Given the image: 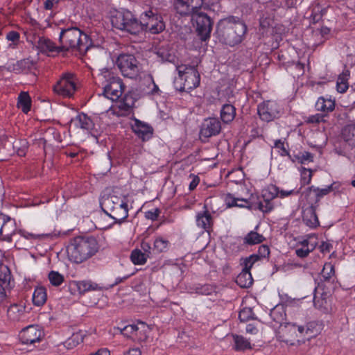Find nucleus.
Masks as SVG:
<instances>
[{
	"label": "nucleus",
	"instance_id": "46",
	"mask_svg": "<svg viewBox=\"0 0 355 355\" xmlns=\"http://www.w3.org/2000/svg\"><path fill=\"white\" fill-rule=\"evenodd\" d=\"M189 4L190 10L191 15H193L197 12H200L198 9H200L202 6H209L210 3H214V2H211L210 0H187Z\"/></svg>",
	"mask_w": 355,
	"mask_h": 355
},
{
	"label": "nucleus",
	"instance_id": "36",
	"mask_svg": "<svg viewBox=\"0 0 355 355\" xmlns=\"http://www.w3.org/2000/svg\"><path fill=\"white\" fill-rule=\"evenodd\" d=\"M170 242L166 239L158 236L155 239L153 242V252L161 253L166 252L170 247Z\"/></svg>",
	"mask_w": 355,
	"mask_h": 355
},
{
	"label": "nucleus",
	"instance_id": "35",
	"mask_svg": "<svg viewBox=\"0 0 355 355\" xmlns=\"http://www.w3.org/2000/svg\"><path fill=\"white\" fill-rule=\"evenodd\" d=\"M46 288L43 286L37 287L33 294V302L36 306L43 305L46 300Z\"/></svg>",
	"mask_w": 355,
	"mask_h": 355
},
{
	"label": "nucleus",
	"instance_id": "4",
	"mask_svg": "<svg viewBox=\"0 0 355 355\" xmlns=\"http://www.w3.org/2000/svg\"><path fill=\"white\" fill-rule=\"evenodd\" d=\"M100 78L104 79L103 83V95L99 94L101 101H112L118 100L122 95L124 85L122 80L114 76V73L109 69H104L100 74Z\"/></svg>",
	"mask_w": 355,
	"mask_h": 355
},
{
	"label": "nucleus",
	"instance_id": "29",
	"mask_svg": "<svg viewBox=\"0 0 355 355\" xmlns=\"http://www.w3.org/2000/svg\"><path fill=\"white\" fill-rule=\"evenodd\" d=\"M315 108L318 111L329 113L334 110L335 101L321 96L318 98L315 103Z\"/></svg>",
	"mask_w": 355,
	"mask_h": 355
},
{
	"label": "nucleus",
	"instance_id": "49",
	"mask_svg": "<svg viewBox=\"0 0 355 355\" xmlns=\"http://www.w3.org/2000/svg\"><path fill=\"white\" fill-rule=\"evenodd\" d=\"M270 317L277 323H281L285 316V313L282 306H275L270 311Z\"/></svg>",
	"mask_w": 355,
	"mask_h": 355
},
{
	"label": "nucleus",
	"instance_id": "48",
	"mask_svg": "<svg viewBox=\"0 0 355 355\" xmlns=\"http://www.w3.org/2000/svg\"><path fill=\"white\" fill-rule=\"evenodd\" d=\"M48 279L53 286H59L64 282V276L57 271L52 270L49 273Z\"/></svg>",
	"mask_w": 355,
	"mask_h": 355
},
{
	"label": "nucleus",
	"instance_id": "15",
	"mask_svg": "<svg viewBox=\"0 0 355 355\" xmlns=\"http://www.w3.org/2000/svg\"><path fill=\"white\" fill-rule=\"evenodd\" d=\"M44 331L37 325H31L20 332V340L24 344H33L40 342L44 337Z\"/></svg>",
	"mask_w": 355,
	"mask_h": 355
},
{
	"label": "nucleus",
	"instance_id": "17",
	"mask_svg": "<svg viewBox=\"0 0 355 355\" xmlns=\"http://www.w3.org/2000/svg\"><path fill=\"white\" fill-rule=\"evenodd\" d=\"M132 129L143 141H148L152 137L153 131L152 127L138 119L135 120Z\"/></svg>",
	"mask_w": 355,
	"mask_h": 355
},
{
	"label": "nucleus",
	"instance_id": "63",
	"mask_svg": "<svg viewBox=\"0 0 355 355\" xmlns=\"http://www.w3.org/2000/svg\"><path fill=\"white\" fill-rule=\"evenodd\" d=\"M322 119V116L320 114H315L311 116L309 118L308 121L310 123H319Z\"/></svg>",
	"mask_w": 355,
	"mask_h": 355
},
{
	"label": "nucleus",
	"instance_id": "57",
	"mask_svg": "<svg viewBox=\"0 0 355 355\" xmlns=\"http://www.w3.org/2000/svg\"><path fill=\"white\" fill-rule=\"evenodd\" d=\"M141 248L144 253L146 254L147 257H150L153 252V248L148 242L143 241L141 243Z\"/></svg>",
	"mask_w": 355,
	"mask_h": 355
},
{
	"label": "nucleus",
	"instance_id": "22",
	"mask_svg": "<svg viewBox=\"0 0 355 355\" xmlns=\"http://www.w3.org/2000/svg\"><path fill=\"white\" fill-rule=\"evenodd\" d=\"M123 200L115 195H104L100 200V206L102 210L108 214L116 206H118Z\"/></svg>",
	"mask_w": 355,
	"mask_h": 355
},
{
	"label": "nucleus",
	"instance_id": "37",
	"mask_svg": "<svg viewBox=\"0 0 355 355\" xmlns=\"http://www.w3.org/2000/svg\"><path fill=\"white\" fill-rule=\"evenodd\" d=\"M31 100L27 92H21L18 96L17 107L24 113H28L31 109Z\"/></svg>",
	"mask_w": 355,
	"mask_h": 355
},
{
	"label": "nucleus",
	"instance_id": "54",
	"mask_svg": "<svg viewBox=\"0 0 355 355\" xmlns=\"http://www.w3.org/2000/svg\"><path fill=\"white\" fill-rule=\"evenodd\" d=\"M313 304L315 308L320 310H327L328 306V302L325 297L322 295L320 297H318L315 295L313 299Z\"/></svg>",
	"mask_w": 355,
	"mask_h": 355
},
{
	"label": "nucleus",
	"instance_id": "62",
	"mask_svg": "<svg viewBox=\"0 0 355 355\" xmlns=\"http://www.w3.org/2000/svg\"><path fill=\"white\" fill-rule=\"evenodd\" d=\"M242 260L243 262L241 264L243 266V270L250 271V269L252 268L253 264L251 263V261H250L248 257H246Z\"/></svg>",
	"mask_w": 355,
	"mask_h": 355
},
{
	"label": "nucleus",
	"instance_id": "38",
	"mask_svg": "<svg viewBox=\"0 0 355 355\" xmlns=\"http://www.w3.org/2000/svg\"><path fill=\"white\" fill-rule=\"evenodd\" d=\"M342 137L349 145L355 147V125L349 124L346 125L343 129Z\"/></svg>",
	"mask_w": 355,
	"mask_h": 355
},
{
	"label": "nucleus",
	"instance_id": "16",
	"mask_svg": "<svg viewBox=\"0 0 355 355\" xmlns=\"http://www.w3.org/2000/svg\"><path fill=\"white\" fill-rule=\"evenodd\" d=\"M141 327H139L136 324H128L125 326L123 328H119L117 329L120 331L121 334L124 335L125 336L128 338H137L140 340H144L147 336L146 335H141V332L145 329V323L144 322H140Z\"/></svg>",
	"mask_w": 355,
	"mask_h": 355
},
{
	"label": "nucleus",
	"instance_id": "19",
	"mask_svg": "<svg viewBox=\"0 0 355 355\" xmlns=\"http://www.w3.org/2000/svg\"><path fill=\"white\" fill-rule=\"evenodd\" d=\"M316 208V205H311L306 207L302 212L303 222L311 228H315L320 225Z\"/></svg>",
	"mask_w": 355,
	"mask_h": 355
},
{
	"label": "nucleus",
	"instance_id": "30",
	"mask_svg": "<svg viewBox=\"0 0 355 355\" xmlns=\"http://www.w3.org/2000/svg\"><path fill=\"white\" fill-rule=\"evenodd\" d=\"M1 230L0 235L3 240L10 241L14 234L15 228L13 222L9 218H6L3 225L1 226Z\"/></svg>",
	"mask_w": 355,
	"mask_h": 355
},
{
	"label": "nucleus",
	"instance_id": "42",
	"mask_svg": "<svg viewBox=\"0 0 355 355\" xmlns=\"http://www.w3.org/2000/svg\"><path fill=\"white\" fill-rule=\"evenodd\" d=\"M174 8L177 12L181 15H188L191 14L187 0H175Z\"/></svg>",
	"mask_w": 355,
	"mask_h": 355
},
{
	"label": "nucleus",
	"instance_id": "59",
	"mask_svg": "<svg viewBox=\"0 0 355 355\" xmlns=\"http://www.w3.org/2000/svg\"><path fill=\"white\" fill-rule=\"evenodd\" d=\"M159 213L160 211L158 209H154L153 210L146 212V217L152 220H155L157 219Z\"/></svg>",
	"mask_w": 355,
	"mask_h": 355
},
{
	"label": "nucleus",
	"instance_id": "13",
	"mask_svg": "<svg viewBox=\"0 0 355 355\" xmlns=\"http://www.w3.org/2000/svg\"><path fill=\"white\" fill-rule=\"evenodd\" d=\"M280 106L272 101H264L258 105L257 111L261 120L269 122L277 118L280 113Z\"/></svg>",
	"mask_w": 355,
	"mask_h": 355
},
{
	"label": "nucleus",
	"instance_id": "55",
	"mask_svg": "<svg viewBox=\"0 0 355 355\" xmlns=\"http://www.w3.org/2000/svg\"><path fill=\"white\" fill-rule=\"evenodd\" d=\"M312 178V171L303 168L301 171V184L302 185L309 184Z\"/></svg>",
	"mask_w": 355,
	"mask_h": 355
},
{
	"label": "nucleus",
	"instance_id": "34",
	"mask_svg": "<svg viewBox=\"0 0 355 355\" xmlns=\"http://www.w3.org/2000/svg\"><path fill=\"white\" fill-rule=\"evenodd\" d=\"M11 273L10 269L5 265H0V285L6 289L11 286Z\"/></svg>",
	"mask_w": 355,
	"mask_h": 355
},
{
	"label": "nucleus",
	"instance_id": "50",
	"mask_svg": "<svg viewBox=\"0 0 355 355\" xmlns=\"http://www.w3.org/2000/svg\"><path fill=\"white\" fill-rule=\"evenodd\" d=\"M334 266L331 263H326L321 272L322 277L326 280H329L334 275Z\"/></svg>",
	"mask_w": 355,
	"mask_h": 355
},
{
	"label": "nucleus",
	"instance_id": "39",
	"mask_svg": "<svg viewBox=\"0 0 355 355\" xmlns=\"http://www.w3.org/2000/svg\"><path fill=\"white\" fill-rule=\"evenodd\" d=\"M76 121L78 122V125L83 130H90L94 127V123L91 118L84 113L79 114L76 116Z\"/></svg>",
	"mask_w": 355,
	"mask_h": 355
},
{
	"label": "nucleus",
	"instance_id": "6",
	"mask_svg": "<svg viewBox=\"0 0 355 355\" xmlns=\"http://www.w3.org/2000/svg\"><path fill=\"white\" fill-rule=\"evenodd\" d=\"M111 23L113 27L132 35L140 33L139 20L129 10L116 11L111 17Z\"/></svg>",
	"mask_w": 355,
	"mask_h": 355
},
{
	"label": "nucleus",
	"instance_id": "60",
	"mask_svg": "<svg viewBox=\"0 0 355 355\" xmlns=\"http://www.w3.org/2000/svg\"><path fill=\"white\" fill-rule=\"evenodd\" d=\"M19 33L17 31H10L6 35V39L13 42H17L19 40Z\"/></svg>",
	"mask_w": 355,
	"mask_h": 355
},
{
	"label": "nucleus",
	"instance_id": "23",
	"mask_svg": "<svg viewBox=\"0 0 355 355\" xmlns=\"http://www.w3.org/2000/svg\"><path fill=\"white\" fill-rule=\"evenodd\" d=\"M312 239L309 237V239H304L297 244L295 254L298 257H306L315 248L317 243L315 241H312Z\"/></svg>",
	"mask_w": 355,
	"mask_h": 355
},
{
	"label": "nucleus",
	"instance_id": "3",
	"mask_svg": "<svg viewBox=\"0 0 355 355\" xmlns=\"http://www.w3.org/2000/svg\"><path fill=\"white\" fill-rule=\"evenodd\" d=\"M99 250V245L94 236H77L67 247L69 259L75 263H83L93 257Z\"/></svg>",
	"mask_w": 355,
	"mask_h": 355
},
{
	"label": "nucleus",
	"instance_id": "32",
	"mask_svg": "<svg viewBox=\"0 0 355 355\" xmlns=\"http://www.w3.org/2000/svg\"><path fill=\"white\" fill-rule=\"evenodd\" d=\"M236 282L241 288H249L251 286L253 283V279L250 271L242 270L236 277Z\"/></svg>",
	"mask_w": 355,
	"mask_h": 355
},
{
	"label": "nucleus",
	"instance_id": "12",
	"mask_svg": "<svg viewBox=\"0 0 355 355\" xmlns=\"http://www.w3.org/2000/svg\"><path fill=\"white\" fill-rule=\"evenodd\" d=\"M192 20L196 23V31L202 41L210 37L212 22L210 17L204 12H197L192 15Z\"/></svg>",
	"mask_w": 355,
	"mask_h": 355
},
{
	"label": "nucleus",
	"instance_id": "7",
	"mask_svg": "<svg viewBox=\"0 0 355 355\" xmlns=\"http://www.w3.org/2000/svg\"><path fill=\"white\" fill-rule=\"evenodd\" d=\"M176 70L180 84L182 85L178 89L182 92H189L199 86L200 73L195 67L181 64L176 67Z\"/></svg>",
	"mask_w": 355,
	"mask_h": 355
},
{
	"label": "nucleus",
	"instance_id": "10",
	"mask_svg": "<svg viewBox=\"0 0 355 355\" xmlns=\"http://www.w3.org/2000/svg\"><path fill=\"white\" fill-rule=\"evenodd\" d=\"M311 331L309 325L306 327L303 325H298L295 323L288 322L285 325V333L286 337L285 342L291 346L297 345H300L304 340L300 338L309 336V332Z\"/></svg>",
	"mask_w": 355,
	"mask_h": 355
},
{
	"label": "nucleus",
	"instance_id": "9",
	"mask_svg": "<svg viewBox=\"0 0 355 355\" xmlns=\"http://www.w3.org/2000/svg\"><path fill=\"white\" fill-rule=\"evenodd\" d=\"M121 73L128 78H136L140 71L139 62L132 55H120L116 61Z\"/></svg>",
	"mask_w": 355,
	"mask_h": 355
},
{
	"label": "nucleus",
	"instance_id": "20",
	"mask_svg": "<svg viewBox=\"0 0 355 355\" xmlns=\"http://www.w3.org/2000/svg\"><path fill=\"white\" fill-rule=\"evenodd\" d=\"M114 220L115 223H121L128 216V204L125 201H123L118 206H116L113 210H111L107 214Z\"/></svg>",
	"mask_w": 355,
	"mask_h": 355
},
{
	"label": "nucleus",
	"instance_id": "45",
	"mask_svg": "<svg viewBox=\"0 0 355 355\" xmlns=\"http://www.w3.org/2000/svg\"><path fill=\"white\" fill-rule=\"evenodd\" d=\"M234 341L235 343V349L237 351H243L247 349H250V343L242 336H233Z\"/></svg>",
	"mask_w": 355,
	"mask_h": 355
},
{
	"label": "nucleus",
	"instance_id": "1",
	"mask_svg": "<svg viewBox=\"0 0 355 355\" xmlns=\"http://www.w3.org/2000/svg\"><path fill=\"white\" fill-rule=\"evenodd\" d=\"M246 32L245 24L234 16L220 19L216 26V34L219 41L230 46L241 43Z\"/></svg>",
	"mask_w": 355,
	"mask_h": 355
},
{
	"label": "nucleus",
	"instance_id": "51",
	"mask_svg": "<svg viewBox=\"0 0 355 355\" xmlns=\"http://www.w3.org/2000/svg\"><path fill=\"white\" fill-rule=\"evenodd\" d=\"M144 83L149 87V89L146 92L148 95H156L159 94V89L158 86L155 83L152 76H149L144 80Z\"/></svg>",
	"mask_w": 355,
	"mask_h": 355
},
{
	"label": "nucleus",
	"instance_id": "44",
	"mask_svg": "<svg viewBox=\"0 0 355 355\" xmlns=\"http://www.w3.org/2000/svg\"><path fill=\"white\" fill-rule=\"evenodd\" d=\"M147 256L141 250L135 249L131 252L130 259L135 265H143L146 262Z\"/></svg>",
	"mask_w": 355,
	"mask_h": 355
},
{
	"label": "nucleus",
	"instance_id": "53",
	"mask_svg": "<svg viewBox=\"0 0 355 355\" xmlns=\"http://www.w3.org/2000/svg\"><path fill=\"white\" fill-rule=\"evenodd\" d=\"M288 144L281 139H277L275 141L274 148L278 150V153L281 156L289 155V152L287 148Z\"/></svg>",
	"mask_w": 355,
	"mask_h": 355
},
{
	"label": "nucleus",
	"instance_id": "21",
	"mask_svg": "<svg viewBox=\"0 0 355 355\" xmlns=\"http://www.w3.org/2000/svg\"><path fill=\"white\" fill-rule=\"evenodd\" d=\"M204 208L203 211H200L196 215V224L198 227L209 232L213 225V218L206 205L204 206Z\"/></svg>",
	"mask_w": 355,
	"mask_h": 355
},
{
	"label": "nucleus",
	"instance_id": "2",
	"mask_svg": "<svg viewBox=\"0 0 355 355\" xmlns=\"http://www.w3.org/2000/svg\"><path fill=\"white\" fill-rule=\"evenodd\" d=\"M60 49L62 51L85 53L92 46L89 36L77 27L61 29L59 35Z\"/></svg>",
	"mask_w": 355,
	"mask_h": 355
},
{
	"label": "nucleus",
	"instance_id": "18",
	"mask_svg": "<svg viewBox=\"0 0 355 355\" xmlns=\"http://www.w3.org/2000/svg\"><path fill=\"white\" fill-rule=\"evenodd\" d=\"M225 202L228 207H238L249 209H258V202L252 203L248 199L236 198L231 193H227L225 197Z\"/></svg>",
	"mask_w": 355,
	"mask_h": 355
},
{
	"label": "nucleus",
	"instance_id": "26",
	"mask_svg": "<svg viewBox=\"0 0 355 355\" xmlns=\"http://www.w3.org/2000/svg\"><path fill=\"white\" fill-rule=\"evenodd\" d=\"M35 62L34 60L28 58L22 59L21 60L17 61L15 64H13L12 66L8 67V69L10 71H14L16 73H19L24 72L25 71L31 69Z\"/></svg>",
	"mask_w": 355,
	"mask_h": 355
},
{
	"label": "nucleus",
	"instance_id": "52",
	"mask_svg": "<svg viewBox=\"0 0 355 355\" xmlns=\"http://www.w3.org/2000/svg\"><path fill=\"white\" fill-rule=\"evenodd\" d=\"M254 313L251 308L245 307L243 309L239 314V318L241 322H248L252 319H254Z\"/></svg>",
	"mask_w": 355,
	"mask_h": 355
},
{
	"label": "nucleus",
	"instance_id": "43",
	"mask_svg": "<svg viewBox=\"0 0 355 355\" xmlns=\"http://www.w3.org/2000/svg\"><path fill=\"white\" fill-rule=\"evenodd\" d=\"M83 341V336L80 332H76L72 334L64 343L67 349H72Z\"/></svg>",
	"mask_w": 355,
	"mask_h": 355
},
{
	"label": "nucleus",
	"instance_id": "33",
	"mask_svg": "<svg viewBox=\"0 0 355 355\" xmlns=\"http://www.w3.org/2000/svg\"><path fill=\"white\" fill-rule=\"evenodd\" d=\"M350 75L349 69H344L342 73L338 76L336 89L340 93H345L349 87L348 78Z\"/></svg>",
	"mask_w": 355,
	"mask_h": 355
},
{
	"label": "nucleus",
	"instance_id": "56",
	"mask_svg": "<svg viewBox=\"0 0 355 355\" xmlns=\"http://www.w3.org/2000/svg\"><path fill=\"white\" fill-rule=\"evenodd\" d=\"M260 258H268L270 255L269 247L266 245L259 246L258 253L257 254Z\"/></svg>",
	"mask_w": 355,
	"mask_h": 355
},
{
	"label": "nucleus",
	"instance_id": "5",
	"mask_svg": "<svg viewBox=\"0 0 355 355\" xmlns=\"http://www.w3.org/2000/svg\"><path fill=\"white\" fill-rule=\"evenodd\" d=\"M298 193L299 191L295 189L285 190L275 184H270L262 191L263 201L259 202L258 209L263 213H268L274 208V204L272 202L273 199L275 198H284Z\"/></svg>",
	"mask_w": 355,
	"mask_h": 355
},
{
	"label": "nucleus",
	"instance_id": "28",
	"mask_svg": "<svg viewBox=\"0 0 355 355\" xmlns=\"http://www.w3.org/2000/svg\"><path fill=\"white\" fill-rule=\"evenodd\" d=\"M329 6L322 7L320 3L318 1H315L311 5V18L313 23L319 22L322 17L327 13Z\"/></svg>",
	"mask_w": 355,
	"mask_h": 355
},
{
	"label": "nucleus",
	"instance_id": "64",
	"mask_svg": "<svg viewBox=\"0 0 355 355\" xmlns=\"http://www.w3.org/2000/svg\"><path fill=\"white\" fill-rule=\"evenodd\" d=\"M125 355H141L139 348H132L129 349Z\"/></svg>",
	"mask_w": 355,
	"mask_h": 355
},
{
	"label": "nucleus",
	"instance_id": "11",
	"mask_svg": "<svg viewBox=\"0 0 355 355\" xmlns=\"http://www.w3.org/2000/svg\"><path fill=\"white\" fill-rule=\"evenodd\" d=\"M76 89L75 77L73 73H64L53 87L54 92L63 97H71Z\"/></svg>",
	"mask_w": 355,
	"mask_h": 355
},
{
	"label": "nucleus",
	"instance_id": "8",
	"mask_svg": "<svg viewBox=\"0 0 355 355\" xmlns=\"http://www.w3.org/2000/svg\"><path fill=\"white\" fill-rule=\"evenodd\" d=\"M140 33L145 31L151 34H158L165 28V24L161 15L152 10L144 12L140 15Z\"/></svg>",
	"mask_w": 355,
	"mask_h": 355
},
{
	"label": "nucleus",
	"instance_id": "40",
	"mask_svg": "<svg viewBox=\"0 0 355 355\" xmlns=\"http://www.w3.org/2000/svg\"><path fill=\"white\" fill-rule=\"evenodd\" d=\"M265 237L257 232L250 231L243 239V243L249 245H257L262 243Z\"/></svg>",
	"mask_w": 355,
	"mask_h": 355
},
{
	"label": "nucleus",
	"instance_id": "61",
	"mask_svg": "<svg viewBox=\"0 0 355 355\" xmlns=\"http://www.w3.org/2000/svg\"><path fill=\"white\" fill-rule=\"evenodd\" d=\"M190 177L192 178V180L189 184V188L190 191H193L196 188V187L199 184L200 178L198 176L194 175H191Z\"/></svg>",
	"mask_w": 355,
	"mask_h": 355
},
{
	"label": "nucleus",
	"instance_id": "25",
	"mask_svg": "<svg viewBox=\"0 0 355 355\" xmlns=\"http://www.w3.org/2000/svg\"><path fill=\"white\" fill-rule=\"evenodd\" d=\"M71 290H77L80 294H83L89 291H94L98 288V285L91 281H73L69 284Z\"/></svg>",
	"mask_w": 355,
	"mask_h": 355
},
{
	"label": "nucleus",
	"instance_id": "14",
	"mask_svg": "<svg viewBox=\"0 0 355 355\" xmlns=\"http://www.w3.org/2000/svg\"><path fill=\"white\" fill-rule=\"evenodd\" d=\"M221 124L217 118L209 117L205 119L200 130V138L207 139L209 137L216 136L220 132Z\"/></svg>",
	"mask_w": 355,
	"mask_h": 355
},
{
	"label": "nucleus",
	"instance_id": "31",
	"mask_svg": "<svg viewBox=\"0 0 355 355\" xmlns=\"http://www.w3.org/2000/svg\"><path fill=\"white\" fill-rule=\"evenodd\" d=\"M236 116V108L231 104H225L220 110V118L225 123L232 121Z\"/></svg>",
	"mask_w": 355,
	"mask_h": 355
},
{
	"label": "nucleus",
	"instance_id": "24",
	"mask_svg": "<svg viewBox=\"0 0 355 355\" xmlns=\"http://www.w3.org/2000/svg\"><path fill=\"white\" fill-rule=\"evenodd\" d=\"M7 314L10 321L22 320L25 318V306L20 304H12L8 309Z\"/></svg>",
	"mask_w": 355,
	"mask_h": 355
},
{
	"label": "nucleus",
	"instance_id": "47",
	"mask_svg": "<svg viewBox=\"0 0 355 355\" xmlns=\"http://www.w3.org/2000/svg\"><path fill=\"white\" fill-rule=\"evenodd\" d=\"M333 186H334V184H331V185H329L325 188H323V189L316 188V187H314L313 186H311V187H309V190L310 192H313V193L315 194V196L316 197V202H317L318 201H319V200L322 197L327 195L328 193H329L331 191H332L334 190Z\"/></svg>",
	"mask_w": 355,
	"mask_h": 355
},
{
	"label": "nucleus",
	"instance_id": "27",
	"mask_svg": "<svg viewBox=\"0 0 355 355\" xmlns=\"http://www.w3.org/2000/svg\"><path fill=\"white\" fill-rule=\"evenodd\" d=\"M37 47L42 52H61L62 50L60 49V46L45 37H40L37 41Z\"/></svg>",
	"mask_w": 355,
	"mask_h": 355
},
{
	"label": "nucleus",
	"instance_id": "58",
	"mask_svg": "<svg viewBox=\"0 0 355 355\" xmlns=\"http://www.w3.org/2000/svg\"><path fill=\"white\" fill-rule=\"evenodd\" d=\"M300 163L305 164L306 162H313V155L309 152H304L302 153H300Z\"/></svg>",
	"mask_w": 355,
	"mask_h": 355
},
{
	"label": "nucleus",
	"instance_id": "41",
	"mask_svg": "<svg viewBox=\"0 0 355 355\" xmlns=\"http://www.w3.org/2000/svg\"><path fill=\"white\" fill-rule=\"evenodd\" d=\"M133 105V101L131 98H128L126 95L124 96L121 101L119 102L117 107L119 111L117 112L118 115H124L129 112Z\"/></svg>",
	"mask_w": 355,
	"mask_h": 355
}]
</instances>
